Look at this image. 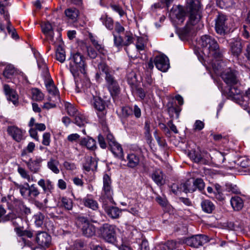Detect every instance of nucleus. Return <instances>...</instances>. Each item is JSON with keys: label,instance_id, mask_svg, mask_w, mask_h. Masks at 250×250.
<instances>
[{"label": "nucleus", "instance_id": "21", "mask_svg": "<svg viewBox=\"0 0 250 250\" xmlns=\"http://www.w3.org/2000/svg\"><path fill=\"white\" fill-rule=\"evenodd\" d=\"M36 241L41 247H48L51 244V237L47 232L41 231L37 234Z\"/></svg>", "mask_w": 250, "mask_h": 250}, {"label": "nucleus", "instance_id": "17", "mask_svg": "<svg viewBox=\"0 0 250 250\" xmlns=\"http://www.w3.org/2000/svg\"><path fill=\"white\" fill-rule=\"evenodd\" d=\"M8 134L17 142H20L23 140V135L25 131L15 125L8 126L7 128Z\"/></svg>", "mask_w": 250, "mask_h": 250}, {"label": "nucleus", "instance_id": "4", "mask_svg": "<svg viewBox=\"0 0 250 250\" xmlns=\"http://www.w3.org/2000/svg\"><path fill=\"white\" fill-rule=\"evenodd\" d=\"M91 104L95 110L99 122L102 126H106L107 110L105 101L100 97L93 96Z\"/></svg>", "mask_w": 250, "mask_h": 250}, {"label": "nucleus", "instance_id": "57", "mask_svg": "<svg viewBox=\"0 0 250 250\" xmlns=\"http://www.w3.org/2000/svg\"><path fill=\"white\" fill-rule=\"evenodd\" d=\"M50 133L49 132H45L42 136V144L46 146H48L50 143Z\"/></svg>", "mask_w": 250, "mask_h": 250}, {"label": "nucleus", "instance_id": "23", "mask_svg": "<svg viewBox=\"0 0 250 250\" xmlns=\"http://www.w3.org/2000/svg\"><path fill=\"white\" fill-rule=\"evenodd\" d=\"M18 74V70L11 64L5 65L2 72L3 76L6 79L11 80Z\"/></svg>", "mask_w": 250, "mask_h": 250}, {"label": "nucleus", "instance_id": "29", "mask_svg": "<svg viewBox=\"0 0 250 250\" xmlns=\"http://www.w3.org/2000/svg\"><path fill=\"white\" fill-rule=\"evenodd\" d=\"M64 14L67 19L72 22L77 20L79 15V10L75 8H69L65 9Z\"/></svg>", "mask_w": 250, "mask_h": 250}, {"label": "nucleus", "instance_id": "27", "mask_svg": "<svg viewBox=\"0 0 250 250\" xmlns=\"http://www.w3.org/2000/svg\"><path fill=\"white\" fill-rule=\"evenodd\" d=\"M38 185L42 188L43 192L47 193V195L49 194V193H51L54 188V186L49 180L45 181L43 179H41L38 182Z\"/></svg>", "mask_w": 250, "mask_h": 250}, {"label": "nucleus", "instance_id": "19", "mask_svg": "<svg viewBox=\"0 0 250 250\" xmlns=\"http://www.w3.org/2000/svg\"><path fill=\"white\" fill-rule=\"evenodd\" d=\"M229 45L231 54L234 57H238L242 51V40L238 38L233 39Z\"/></svg>", "mask_w": 250, "mask_h": 250}, {"label": "nucleus", "instance_id": "35", "mask_svg": "<svg viewBox=\"0 0 250 250\" xmlns=\"http://www.w3.org/2000/svg\"><path fill=\"white\" fill-rule=\"evenodd\" d=\"M81 144L82 146H85L88 149L92 150L95 149L97 147L95 140L90 137L82 139Z\"/></svg>", "mask_w": 250, "mask_h": 250}, {"label": "nucleus", "instance_id": "39", "mask_svg": "<svg viewBox=\"0 0 250 250\" xmlns=\"http://www.w3.org/2000/svg\"><path fill=\"white\" fill-rule=\"evenodd\" d=\"M189 157L191 158L194 162L196 163H200L205 165L207 164V160L204 158L201 154L199 152H196L194 151L192 153H190Z\"/></svg>", "mask_w": 250, "mask_h": 250}, {"label": "nucleus", "instance_id": "51", "mask_svg": "<svg viewBox=\"0 0 250 250\" xmlns=\"http://www.w3.org/2000/svg\"><path fill=\"white\" fill-rule=\"evenodd\" d=\"M24 185L26 186L25 187L24 185L19 186V189L20 193L23 198H27L28 197V194H26L27 191L29 192V185L27 183H25Z\"/></svg>", "mask_w": 250, "mask_h": 250}, {"label": "nucleus", "instance_id": "38", "mask_svg": "<svg viewBox=\"0 0 250 250\" xmlns=\"http://www.w3.org/2000/svg\"><path fill=\"white\" fill-rule=\"evenodd\" d=\"M100 72H102L104 76H107L111 73H115V71L110 68L104 62H101L98 65Z\"/></svg>", "mask_w": 250, "mask_h": 250}, {"label": "nucleus", "instance_id": "25", "mask_svg": "<svg viewBox=\"0 0 250 250\" xmlns=\"http://www.w3.org/2000/svg\"><path fill=\"white\" fill-rule=\"evenodd\" d=\"M104 205V209L109 217L112 219H116L119 217L121 213V210L118 208L113 206H107V204Z\"/></svg>", "mask_w": 250, "mask_h": 250}, {"label": "nucleus", "instance_id": "44", "mask_svg": "<svg viewBox=\"0 0 250 250\" xmlns=\"http://www.w3.org/2000/svg\"><path fill=\"white\" fill-rule=\"evenodd\" d=\"M40 194L38 188L34 184L29 186V192H28V197L31 198H36Z\"/></svg>", "mask_w": 250, "mask_h": 250}, {"label": "nucleus", "instance_id": "16", "mask_svg": "<svg viewBox=\"0 0 250 250\" xmlns=\"http://www.w3.org/2000/svg\"><path fill=\"white\" fill-rule=\"evenodd\" d=\"M154 63L156 68L162 72H166L169 68V60L165 55L156 56Z\"/></svg>", "mask_w": 250, "mask_h": 250}, {"label": "nucleus", "instance_id": "40", "mask_svg": "<svg viewBox=\"0 0 250 250\" xmlns=\"http://www.w3.org/2000/svg\"><path fill=\"white\" fill-rule=\"evenodd\" d=\"M100 20L105 27L109 30H112L114 28L113 20L110 18L108 17L107 15H103L101 18Z\"/></svg>", "mask_w": 250, "mask_h": 250}, {"label": "nucleus", "instance_id": "53", "mask_svg": "<svg viewBox=\"0 0 250 250\" xmlns=\"http://www.w3.org/2000/svg\"><path fill=\"white\" fill-rule=\"evenodd\" d=\"M182 184H173L171 187V190L174 194H178L179 192H183V188Z\"/></svg>", "mask_w": 250, "mask_h": 250}, {"label": "nucleus", "instance_id": "52", "mask_svg": "<svg viewBox=\"0 0 250 250\" xmlns=\"http://www.w3.org/2000/svg\"><path fill=\"white\" fill-rule=\"evenodd\" d=\"M5 213L6 210L1 205L0 206V223H4L7 222L8 214L5 215Z\"/></svg>", "mask_w": 250, "mask_h": 250}, {"label": "nucleus", "instance_id": "62", "mask_svg": "<svg viewBox=\"0 0 250 250\" xmlns=\"http://www.w3.org/2000/svg\"><path fill=\"white\" fill-rule=\"evenodd\" d=\"M204 122L200 120H196L194 124V129L195 130H201L204 127Z\"/></svg>", "mask_w": 250, "mask_h": 250}, {"label": "nucleus", "instance_id": "43", "mask_svg": "<svg viewBox=\"0 0 250 250\" xmlns=\"http://www.w3.org/2000/svg\"><path fill=\"white\" fill-rule=\"evenodd\" d=\"M64 106L67 114L70 116L74 117L80 113L77 108L70 103H66Z\"/></svg>", "mask_w": 250, "mask_h": 250}, {"label": "nucleus", "instance_id": "6", "mask_svg": "<svg viewBox=\"0 0 250 250\" xmlns=\"http://www.w3.org/2000/svg\"><path fill=\"white\" fill-rule=\"evenodd\" d=\"M113 194L111 178L107 174H104L103 176V187L100 201L103 202L104 205L111 203L113 201Z\"/></svg>", "mask_w": 250, "mask_h": 250}, {"label": "nucleus", "instance_id": "48", "mask_svg": "<svg viewBox=\"0 0 250 250\" xmlns=\"http://www.w3.org/2000/svg\"><path fill=\"white\" fill-rule=\"evenodd\" d=\"M122 115L124 118H127L133 115V109L129 106H124L122 108Z\"/></svg>", "mask_w": 250, "mask_h": 250}, {"label": "nucleus", "instance_id": "56", "mask_svg": "<svg viewBox=\"0 0 250 250\" xmlns=\"http://www.w3.org/2000/svg\"><path fill=\"white\" fill-rule=\"evenodd\" d=\"M63 167L67 170L73 171L76 169L75 163L65 161L63 164Z\"/></svg>", "mask_w": 250, "mask_h": 250}, {"label": "nucleus", "instance_id": "61", "mask_svg": "<svg viewBox=\"0 0 250 250\" xmlns=\"http://www.w3.org/2000/svg\"><path fill=\"white\" fill-rule=\"evenodd\" d=\"M98 140L99 145L102 148L105 149L107 147L106 143L103 135L99 134L98 136Z\"/></svg>", "mask_w": 250, "mask_h": 250}, {"label": "nucleus", "instance_id": "55", "mask_svg": "<svg viewBox=\"0 0 250 250\" xmlns=\"http://www.w3.org/2000/svg\"><path fill=\"white\" fill-rule=\"evenodd\" d=\"M230 0H216V4L220 8H226L229 5Z\"/></svg>", "mask_w": 250, "mask_h": 250}, {"label": "nucleus", "instance_id": "60", "mask_svg": "<svg viewBox=\"0 0 250 250\" xmlns=\"http://www.w3.org/2000/svg\"><path fill=\"white\" fill-rule=\"evenodd\" d=\"M87 52L88 56L91 59H95L97 56V53L94 48L92 47H87Z\"/></svg>", "mask_w": 250, "mask_h": 250}, {"label": "nucleus", "instance_id": "32", "mask_svg": "<svg viewBox=\"0 0 250 250\" xmlns=\"http://www.w3.org/2000/svg\"><path fill=\"white\" fill-rule=\"evenodd\" d=\"M230 204L232 208L235 210H241L244 206V202L242 199L239 196H234L231 198Z\"/></svg>", "mask_w": 250, "mask_h": 250}, {"label": "nucleus", "instance_id": "30", "mask_svg": "<svg viewBox=\"0 0 250 250\" xmlns=\"http://www.w3.org/2000/svg\"><path fill=\"white\" fill-rule=\"evenodd\" d=\"M10 221L12 225L15 227V229L21 228L20 225L22 224V218L19 217L16 214L13 212H10L8 213V218L7 222Z\"/></svg>", "mask_w": 250, "mask_h": 250}, {"label": "nucleus", "instance_id": "15", "mask_svg": "<svg viewBox=\"0 0 250 250\" xmlns=\"http://www.w3.org/2000/svg\"><path fill=\"white\" fill-rule=\"evenodd\" d=\"M221 77L228 85L238 84L239 82L237 76V71L230 68L224 71L221 73Z\"/></svg>", "mask_w": 250, "mask_h": 250}, {"label": "nucleus", "instance_id": "10", "mask_svg": "<svg viewBox=\"0 0 250 250\" xmlns=\"http://www.w3.org/2000/svg\"><path fill=\"white\" fill-rule=\"evenodd\" d=\"M114 37V45L118 48H121L123 46H128L132 43L135 38L132 33L129 31L125 32L124 36L122 37L121 35H115L114 32H112Z\"/></svg>", "mask_w": 250, "mask_h": 250}, {"label": "nucleus", "instance_id": "36", "mask_svg": "<svg viewBox=\"0 0 250 250\" xmlns=\"http://www.w3.org/2000/svg\"><path fill=\"white\" fill-rule=\"evenodd\" d=\"M48 93L54 96H57L58 99H60V95L58 90L54 84L52 79L49 80L45 84Z\"/></svg>", "mask_w": 250, "mask_h": 250}, {"label": "nucleus", "instance_id": "63", "mask_svg": "<svg viewBox=\"0 0 250 250\" xmlns=\"http://www.w3.org/2000/svg\"><path fill=\"white\" fill-rule=\"evenodd\" d=\"M133 114L134 115L135 117L137 119H139L141 117L142 112L140 107L137 105H135L133 106Z\"/></svg>", "mask_w": 250, "mask_h": 250}, {"label": "nucleus", "instance_id": "26", "mask_svg": "<svg viewBox=\"0 0 250 250\" xmlns=\"http://www.w3.org/2000/svg\"><path fill=\"white\" fill-rule=\"evenodd\" d=\"M151 177L153 181L159 186H161L165 183L164 174L159 169L154 171L151 174Z\"/></svg>", "mask_w": 250, "mask_h": 250}, {"label": "nucleus", "instance_id": "14", "mask_svg": "<svg viewBox=\"0 0 250 250\" xmlns=\"http://www.w3.org/2000/svg\"><path fill=\"white\" fill-rule=\"evenodd\" d=\"M228 18L226 15L219 13L215 19V29L216 33L221 35H224L227 32L228 28L227 24Z\"/></svg>", "mask_w": 250, "mask_h": 250}, {"label": "nucleus", "instance_id": "41", "mask_svg": "<svg viewBox=\"0 0 250 250\" xmlns=\"http://www.w3.org/2000/svg\"><path fill=\"white\" fill-rule=\"evenodd\" d=\"M5 20L7 21V30L9 34H11L12 38L17 39L19 38L15 28L12 25L7 15L5 16Z\"/></svg>", "mask_w": 250, "mask_h": 250}, {"label": "nucleus", "instance_id": "50", "mask_svg": "<svg viewBox=\"0 0 250 250\" xmlns=\"http://www.w3.org/2000/svg\"><path fill=\"white\" fill-rule=\"evenodd\" d=\"M44 215L41 213H39L34 216L35 223L38 227H41L43 222Z\"/></svg>", "mask_w": 250, "mask_h": 250}, {"label": "nucleus", "instance_id": "11", "mask_svg": "<svg viewBox=\"0 0 250 250\" xmlns=\"http://www.w3.org/2000/svg\"><path fill=\"white\" fill-rule=\"evenodd\" d=\"M115 74V73L104 76L106 86L112 97L117 96L120 92V85Z\"/></svg>", "mask_w": 250, "mask_h": 250}, {"label": "nucleus", "instance_id": "1", "mask_svg": "<svg viewBox=\"0 0 250 250\" xmlns=\"http://www.w3.org/2000/svg\"><path fill=\"white\" fill-rule=\"evenodd\" d=\"M186 10L188 14V21L186 25L179 30L181 38L187 39L193 33V26L197 23L201 18V5L199 0H187Z\"/></svg>", "mask_w": 250, "mask_h": 250}, {"label": "nucleus", "instance_id": "33", "mask_svg": "<svg viewBox=\"0 0 250 250\" xmlns=\"http://www.w3.org/2000/svg\"><path fill=\"white\" fill-rule=\"evenodd\" d=\"M201 206L202 210L207 213H211L215 208L214 204L208 200L202 201Z\"/></svg>", "mask_w": 250, "mask_h": 250}, {"label": "nucleus", "instance_id": "46", "mask_svg": "<svg viewBox=\"0 0 250 250\" xmlns=\"http://www.w3.org/2000/svg\"><path fill=\"white\" fill-rule=\"evenodd\" d=\"M56 58L57 60L62 63L65 60V51L61 47L57 48L56 52Z\"/></svg>", "mask_w": 250, "mask_h": 250}, {"label": "nucleus", "instance_id": "9", "mask_svg": "<svg viewBox=\"0 0 250 250\" xmlns=\"http://www.w3.org/2000/svg\"><path fill=\"white\" fill-rule=\"evenodd\" d=\"M229 87L228 95L229 97L237 102L244 107H246L248 105V102L244 99L246 97V93L244 96L242 95L241 90L238 84H235L228 85Z\"/></svg>", "mask_w": 250, "mask_h": 250}, {"label": "nucleus", "instance_id": "59", "mask_svg": "<svg viewBox=\"0 0 250 250\" xmlns=\"http://www.w3.org/2000/svg\"><path fill=\"white\" fill-rule=\"evenodd\" d=\"M95 47V48L98 51V52L103 55L105 56L107 54V51L104 48V46L102 45L99 44L98 43L95 45L94 46Z\"/></svg>", "mask_w": 250, "mask_h": 250}, {"label": "nucleus", "instance_id": "7", "mask_svg": "<svg viewBox=\"0 0 250 250\" xmlns=\"http://www.w3.org/2000/svg\"><path fill=\"white\" fill-rule=\"evenodd\" d=\"M182 187L183 188V192L187 193H192L196 190L202 191L204 189L205 184L202 178H191L182 183Z\"/></svg>", "mask_w": 250, "mask_h": 250}, {"label": "nucleus", "instance_id": "3", "mask_svg": "<svg viewBox=\"0 0 250 250\" xmlns=\"http://www.w3.org/2000/svg\"><path fill=\"white\" fill-rule=\"evenodd\" d=\"M69 70L75 79L79 77L80 74H85L87 65L85 58L79 52L73 54L69 58Z\"/></svg>", "mask_w": 250, "mask_h": 250}, {"label": "nucleus", "instance_id": "13", "mask_svg": "<svg viewBox=\"0 0 250 250\" xmlns=\"http://www.w3.org/2000/svg\"><path fill=\"white\" fill-rule=\"evenodd\" d=\"M120 160L125 163L124 164V166L131 169H137L141 165V157L139 154L135 152H130L127 154L125 158L123 156V159Z\"/></svg>", "mask_w": 250, "mask_h": 250}, {"label": "nucleus", "instance_id": "64", "mask_svg": "<svg viewBox=\"0 0 250 250\" xmlns=\"http://www.w3.org/2000/svg\"><path fill=\"white\" fill-rule=\"evenodd\" d=\"M35 148V144L33 142H30L28 143L26 147L23 149L22 150H25V152L29 153H32Z\"/></svg>", "mask_w": 250, "mask_h": 250}, {"label": "nucleus", "instance_id": "47", "mask_svg": "<svg viewBox=\"0 0 250 250\" xmlns=\"http://www.w3.org/2000/svg\"><path fill=\"white\" fill-rule=\"evenodd\" d=\"M18 172L22 178L26 179L28 182L33 181V178H31L28 171H27L24 168L21 167H19L18 168Z\"/></svg>", "mask_w": 250, "mask_h": 250}, {"label": "nucleus", "instance_id": "58", "mask_svg": "<svg viewBox=\"0 0 250 250\" xmlns=\"http://www.w3.org/2000/svg\"><path fill=\"white\" fill-rule=\"evenodd\" d=\"M127 82L130 85H133L137 82V78L136 74L133 72L127 75Z\"/></svg>", "mask_w": 250, "mask_h": 250}, {"label": "nucleus", "instance_id": "31", "mask_svg": "<svg viewBox=\"0 0 250 250\" xmlns=\"http://www.w3.org/2000/svg\"><path fill=\"white\" fill-rule=\"evenodd\" d=\"M97 167V163L91 157H88L85 159V162L83 164V167L87 171L94 170Z\"/></svg>", "mask_w": 250, "mask_h": 250}, {"label": "nucleus", "instance_id": "49", "mask_svg": "<svg viewBox=\"0 0 250 250\" xmlns=\"http://www.w3.org/2000/svg\"><path fill=\"white\" fill-rule=\"evenodd\" d=\"M33 98L36 101H41L43 98V93L38 88L32 90Z\"/></svg>", "mask_w": 250, "mask_h": 250}, {"label": "nucleus", "instance_id": "2", "mask_svg": "<svg viewBox=\"0 0 250 250\" xmlns=\"http://www.w3.org/2000/svg\"><path fill=\"white\" fill-rule=\"evenodd\" d=\"M201 45L204 53L214 59L212 60V67L214 72L218 73L222 66L221 61L223 58L224 50L220 49L217 41L212 37L205 35L201 37Z\"/></svg>", "mask_w": 250, "mask_h": 250}, {"label": "nucleus", "instance_id": "28", "mask_svg": "<svg viewBox=\"0 0 250 250\" xmlns=\"http://www.w3.org/2000/svg\"><path fill=\"white\" fill-rule=\"evenodd\" d=\"M72 122L79 127H84L88 123V119L84 115L80 112L74 117Z\"/></svg>", "mask_w": 250, "mask_h": 250}, {"label": "nucleus", "instance_id": "8", "mask_svg": "<svg viewBox=\"0 0 250 250\" xmlns=\"http://www.w3.org/2000/svg\"><path fill=\"white\" fill-rule=\"evenodd\" d=\"M99 231L102 237L107 242L113 244L116 241L115 226L104 223L100 227Z\"/></svg>", "mask_w": 250, "mask_h": 250}, {"label": "nucleus", "instance_id": "34", "mask_svg": "<svg viewBox=\"0 0 250 250\" xmlns=\"http://www.w3.org/2000/svg\"><path fill=\"white\" fill-rule=\"evenodd\" d=\"M83 203L85 207L91 208L93 210H96L99 208L98 202L93 199L88 197L83 198Z\"/></svg>", "mask_w": 250, "mask_h": 250}, {"label": "nucleus", "instance_id": "42", "mask_svg": "<svg viewBox=\"0 0 250 250\" xmlns=\"http://www.w3.org/2000/svg\"><path fill=\"white\" fill-rule=\"evenodd\" d=\"M59 163L58 161L52 158L50 159L47 162V167L54 173L58 174L60 172V170L58 167Z\"/></svg>", "mask_w": 250, "mask_h": 250}, {"label": "nucleus", "instance_id": "18", "mask_svg": "<svg viewBox=\"0 0 250 250\" xmlns=\"http://www.w3.org/2000/svg\"><path fill=\"white\" fill-rule=\"evenodd\" d=\"M41 26L42 32L45 35L47 39L54 43V27L55 23H51L49 21H44L42 22Z\"/></svg>", "mask_w": 250, "mask_h": 250}, {"label": "nucleus", "instance_id": "24", "mask_svg": "<svg viewBox=\"0 0 250 250\" xmlns=\"http://www.w3.org/2000/svg\"><path fill=\"white\" fill-rule=\"evenodd\" d=\"M109 148L115 157L118 159H123V149L120 144L117 141L109 146Z\"/></svg>", "mask_w": 250, "mask_h": 250}, {"label": "nucleus", "instance_id": "12", "mask_svg": "<svg viewBox=\"0 0 250 250\" xmlns=\"http://www.w3.org/2000/svg\"><path fill=\"white\" fill-rule=\"evenodd\" d=\"M208 241V236L203 234H197L189 237L184 238L183 240L184 243L195 248H198Z\"/></svg>", "mask_w": 250, "mask_h": 250}, {"label": "nucleus", "instance_id": "20", "mask_svg": "<svg viewBox=\"0 0 250 250\" xmlns=\"http://www.w3.org/2000/svg\"><path fill=\"white\" fill-rule=\"evenodd\" d=\"M24 163L26 165L28 169L33 173H39L41 170V163L42 159L41 157H37L35 160L29 158L28 161L24 160Z\"/></svg>", "mask_w": 250, "mask_h": 250}, {"label": "nucleus", "instance_id": "37", "mask_svg": "<svg viewBox=\"0 0 250 250\" xmlns=\"http://www.w3.org/2000/svg\"><path fill=\"white\" fill-rule=\"evenodd\" d=\"M60 207L64 208L65 209L70 210L73 208L72 200L66 197H62L59 202Z\"/></svg>", "mask_w": 250, "mask_h": 250}, {"label": "nucleus", "instance_id": "22", "mask_svg": "<svg viewBox=\"0 0 250 250\" xmlns=\"http://www.w3.org/2000/svg\"><path fill=\"white\" fill-rule=\"evenodd\" d=\"M169 16L172 18H176L181 22H183L185 19L186 13L185 11L179 7H173L169 11Z\"/></svg>", "mask_w": 250, "mask_h": 250}, {"label": "nucleus", "instance_id": "45", "mask_svg": "<svg viewBox=\"0 0 250 250\" xmlns=\"http://www.w3.org/2000/svg\"><path fill=\"white\" fill-rule=\"evenodd\" d=\"M17 234L20 237L27 236L28 238H32L33 236L32 232L29 230H22L21 228L14 229Z\"/></svg>", "mask_w": 250, "mask_h": 250}, {"label": "nucleus", "instance_id": "54", "mask_svg": "<svg viewBox=\"0 0 250 250\" xmlns=\"http://www.w3.org/2000/svg\"><path fill=\"white\" fill-rule=\"evenodd\" d=\"M110 7L113 11L118 13L120 17H123L125 14V11L119 5L112 4H110Z\"/></svg>", "mask_w": 250, "mask_h": 250}, {"label": "nucleus", "instance_id": "5", "mask_svg": "<svg viewBox=\"0 0 250 250\" xmlns=\"http://www.w3.org/2000/svg\"><path fill=\"white\" fill-rule=\"evenodd\" d=\"M78 227L82 234L86 237H91L96 234V227L91 224L88 218L83 215H79L77 217Z\"/></svg>", "mask_w": 250, "mask_h": 250}]
</instances>
